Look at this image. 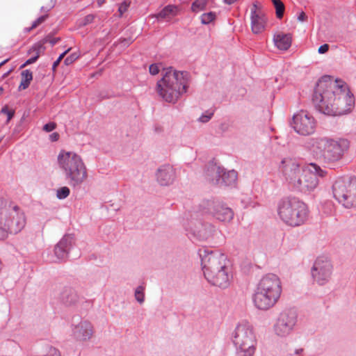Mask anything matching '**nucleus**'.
Instances as JSON below:
<instances>
[{"mask_svg": "<svg viewBox=\"0 0 356 356\" xmlns=\"http://www.w3.org/2000/svg\"><path fill=\"white\" fill-rule=\"evenodd\" d=\"M348 147L349 143L347 140L327 138H320L314 145V148L319 151V157L327 163L341 160Z\"/></svg>", "mask_w": 356, "mask_h": 356, "instance_id": "9", "label": "nucleus"}, {"mask_svg": "<svg viewBox=\"0 0 356 356\" xmlns=\"http://www.w3.org/2000/svg\"><path fill=\"white\" fill-rule=\"evenodd\" d=\"M237 179V172L235 170H229L225 172L223 168V173H222L220 184L219 185L230 186L235 184Z\"/></svg>", "mask_w": 356, "mask_h": 356, "instance_id": "25", "label": "nucleus"}, {"mask_svg": "<svg viewBox=\"0 0 356 356\" xmlns=\"http://www.w3.org/2000/svg\"><path fill=\"white\" fill-rule=\"evenodd\" d=\"M56 127V123L49 122L44 125L43 130L47 132H50V131H53L54 129H55Z\"/></svg>", "mask_w": 356, "mask_h": 356, "instance_id": "38", "label": "nucleus"}, {"mask_svg": "<svg viewBox=\"0 0 356 356\" xmlns=\"http://www.w3.org/2000/svg\"><path fill=\"white\" fill-rule=\"evenodd\" d=\"M145 287L143 286H138L134 293L136 300L140 303L143 304L145 301Z\"/></svg>", "mask_w": 356, "mask_h": 356, "instance_id": "31", "label": "nucleus"}, {"mask_svg": "<svg viewBox=\"0 0 356 356\" xmlns=\"http://www.w3.org/2000/svg\"><path fill=\"white\" fill-rule=\"evenodd\" d=\"M122 43H124V45H128V44H130V41H129V40H125V39H124V40H123L122 41Z\"/></svg>", "mask_w": 356, "mask_h": 356, "instance_id": "49", "label": "nucleus"}, {"mask_svg": "<svg viewBox=\"0 0 356 356\" xmlns=\"http://www.w3.org/2000/svg\"><path fill=\"white\" fill-rule=\"evenodd\" d=\"M129 6V3H127L126 1L122 3L120 6H119L118 10L120 13V15H122L124 13H125Z\"/></svg>", "mask_w": 356, "mask_h": 356, "instance_id": "40", "label": "nucleus"}, {"mask_svg": "<svg viewBox=\"0 0 356 356\" xmlns=\"http://www.w3.org/2000/svg\"><path fill=\"white\" fill-rule=\"evenodd\" d=\"M74 243V238L72 234H65L54 247V261H65L69 254L70 250Z\"/></svg>", "mask_w": 356, "mask_h": 356, "instance_id": "19", "label": "nucleus"}, {"mask_svg": "<svg viewBox=\"0 0 356 356\" xmlns=\"http://www.w3.org/2000/svg\"><path fill=\"white\" fill-rule=\"evenodd\" d=\"M155 179L160 186H170L176 181V170L170 164L166 163L161 165L155 172Z\"/></svg>", "mask_w": 356, "mask_h": 356, "instance_id": "18", "label": "nucleus"}, {"mask_svg": "<svg viewBox=\"0 0 356 356\" xmlns=\"http://www.w3.org/2000/svg\"><path fill=\"white\" fill-rule=\"evenodd\" d=\"M236 356H253L257 340L252 326L246 321L239 323L232 333Z\"/></svg>", "mask_w": 356, "mask_h": 356, "instance_id": "8", "label": "nucleus"}, {"mask_svg": "<svg viewBox=\"0 0 356 356\" xmlns=\"http://www.w3.org/2000/svg\"><path fill=\"white\" fill-rule=\"evenodd\" d=\"M106 0H97V4L99 6H102Z\"/></svg>", "mask_w": 356, "mask_h": 356, "instance_id": "48", "label": "nucleus"}, {"mask_svg": "<svg viewBox=\"0 0 356 356\" xmlns=\"http://www.w3.org/2000/svg\"><path fill=\"white\" fill-rule=\"evenodd\" d=\"M60 40V38H51L50 40H48L47 38L45 39L44 42H49L51 45H54L56 44L58 41Z\"/></svg>", "mask_w": 356, "mask_h": 356, "instance_id": "44", "label": "nucleus"}, {"mask_svg": "<svg viewBox=\"0 0 356 356\" xmlns=\"http://www.w3.org/2000/svg\"><path fill=\"white\" fill-rule=\"evenodd\" d=\"M72 337L80 343L89 341L94 335L95 329L88 320L81 319L79 322H73L71 325Z\"/></svg>", "mask_w": 356, "mask_h": 356, "instance_id": "15", "label": "nucleus"}, {"mask_svg": "<svg viewBox=\"0 0 356 356\" xmlns=\"http://www.w3.org/2000/svg\"><path fill=\"white\" fill-rule=\"evenodd\" d=\"M281 293L280 277L275 274L268 273L259 281L253 295V302L259 309L267 310L276 304Z\"/></svg>", "mask_w": 356, "mask_h": 356, "instance_id": "4", "label": "nucleus"}, {"mask_svg": "<svg viewBox=\"0 0 356 356\" xmlns=\"http://www.w3.org/2000/svg\"><path fill=\"white\" fill-rule=\"evenodd\" d=\"M314 152H316V155H317L318 156H319V154H318L319 151H318V149H316H316H314Z\"/></svg>", "mask_w": 356, "mask_h": 356, "instance_id": "51", "label": "nucleus"}, {"mask_svg": "<svg viewBox=\"0 0 356 356\" xmlns=\"http://www.w3.org/2000/svg\"><path fill=\"white\" fill-rule=\"evenodd\" d=\"M201 265L205 278L211 284L226 288L231 275L227 265V257L218 251L202 248L199 250Z\"/></svg>", "mask_w": 356, "mask_h": 356, "instance_id": "2", "label": "nucleus"}, {"mask_svg": "<svg viewBox=\"0 0 356 356\" xmlns=\"http://www.w3.org/2000/svg\"><path fill=\"white\" fill-rule=\"evenodd\" d=\"M307 15L304 12H301L299 15L298 16V20L299 22H304L307 19Z\"/></svg>", "mask_w": 356, "mask_h": 356, "instance_id": "45", "label": "nucleus"}, {"mask_svg": "<svg viewBox=\"0 0 356 356\" xmlns=\"http://www.w3.org/2000/svg\"><path fill=\"white\" fill-rule=\"evenodd\" d=\"M329 50V45L327 44H323L319 47L318 52L321 54L326 53Z\"/></svg>", "mask_w": 356, "mask_h": 356, "instance_id": "42", "label": "nucleus"}, {"mask_svg": "<svg viewBox=\"0 0 356 356\" xmlns=\"http://www.w3.org/2000/svg\"><path fill=\"white\" fill-rule=\"evenodd\" d=\"M224 1L227 4H232V3H235L236 1H237L238 0H224Z\"/></svg>", "mask_w": 356, "mask_h": 356, "instance_id": "47", "label": "nucleus"}, {"mask_svg": "<svg viewBox=\"0 0 356 356\" xmlns=\"http://www.w3.org/2000/svg\"><path fill=\"white\" fill-rule=\"evenodd\" d=\"M1 113H3L7 115V116H8V121L10 120V119L14 115V111L8 110L6 106L2 108Z\"/></svg>", "mask_w": 356, "mask_h": 356, "instance_id": "41", "label": "nucleus"}, {"mask_svg": "<svg viewBox=\"0 0 356 356\" xmlns=\"http://www.w3.org/2000/svg\"><path fill=\"white\" fill-rule=\"evenodd\" d=\"M191 230L200 240H207L212 236L214 227L209 223L203 224L201 222H197L192 225Z\"/></svg>", "mask_w": 356, "mask_h": 356, "instance_id": "21", "label": "nucleus"}, {"mask_svg": "<svg viewBox=\"0 0 356 356\" xmlns=\"http://www.w3.org/2000/svg\"><path fill=\"white\" fill-rule=\"evenodd\" d=\"M302 169L299 162L291 157L284 158L279 165L280 172L291 186L298 179Z\"/></svg>", "mask_w": 356, "mask_h": 356, "instance_id": "16", "label": "nucleus"}, {"mask_svg": "<svg viewBox=\"0 0 356 356\" xmlns=\"http://www.w3.org/2000/svg\"><path fill=\"white\" fill-rule=\"evenodd\" d=\"M334 197L346 209L356 208V179L339 178L332 186Z\"/></svg>", "mask_w": 356, "mask_h": 356, "instance_id": "10", "label": "nucleus"}, {"mask_svg": "<svg viewBox=\"0 0 356 356\" xmlns=\"http://www.w3.org/2000/svg\"><path fill=\"white\" fill-rule=\"evenodd\" d=\"M333 273V266L330 259L325 256L316 259L311 269L313 281L318 285L323 286L328 283Z\"/></svg>", "mask_w": 356, "mask_h": 356, "instance_id": "13", "label": "nucleus"}, {"mask_svg": "<svg viewBox=\"0 0 356 356\" xmlns=\"http://www.w3.org/2000/svg\"><path fill=\"white\" fill-rule=\"evenodd\" d=\"M70 191L68 187L63 186L57 190L56 192V197L60 199L63 200L66 198L70 195Z\"/></svg>", "mask_w": 356, "mask_h": 356, "instance_id": "32", "label": "nucleus"}, {"mask_svg": "<svg viewBox=\"0 0 356 356\" xmlns=\"http://www.w3.org/2000/svg\"><path fill=\"white\" fill-rule=\"evenodd\" d=\"M43 48L42 44H35L30 50L29 54L34 52L35 54L33 57L28 59L24 64H22L20 67V68H24L28 65H31L33 63H35L38 58L40 57V54L41 52L42 49Z\"/></svg>", "mask_w": 356, "mask_h": 356, "instance_id": "27", "label": "nucleus"}, {"mask_svg": "<svg viewBox=\"0 0 356 356\" xmlns=\"http://www.w3.org/2000/svg\"><path fill=\"white\" fill-rule=\"evenodd\" d=\"M312 101L322 113L331 116L343 115L351 111L355 105L353 95L341 80L323 76L317 83Z\"/></svg>", "mask_w": 356, "mask_h": 356, "instance_id": "1", "label": "nucleus"}, {"mask_svg": "<svg viewBox=\"0 0 356 356\" xmlns=\"http://www.w3.org/2000/svg\"><path fill=\"white\" fill-rule=\"evenodd\" d=\"M8 61V59H6L0 63V67Z\"/></svg>", "mask_w": 356, "mask_h": 356, "instance_id": "50", "label": "nucleus"}, {"mask_svg": "<svg viewBox=\"0 0 356 356\" xmlns=\"http://www.w3.org/2000/svg\"><path fill=\"white\" fill-rule=\"evenodd\" d=\"M222 173H223V168L216 165H211L207 172V178L213 184L219 185Z\"/></svg>", "mask_w": 356, "mask_h": 356, "instance_id": "24", "label": "nucleus"}, {"mask_svg": "<svg viewBox=\"0 0 356 356\" xmlns=\"http://www.w3.org/2000/svg\"><path fill=\"white\" fill-rule=\"evenodd\" d=\"M60 300L65 307H74L79 302V297L72 288H64L60 294Z\"/></svg>", "mask_w": 356, "mask_h": 356, "instance_id": "22", "label": "nucleus"}, {"mask_svg": "<svg viewBox=\"0 0 356 356\" xmlns=\"http://www.w3.org/2000/svg\"><path fill=\"white\" fill-rule=\"evenodd\" d=\"M293 127L301 135H310L315 131V120L309 113L300 111L293 117Z\"/></svg>", "mask_w": 356, "mask_h": 356, "instance_id": "14", "label": "nucleus"}, {"mask_svg": "<svg viewBox=\"0 0 356 356\" xmlns=\"http://www.w3.org/2000/svg\"><path fill=\"white\" fill-rule=\"evenodd\" d=\"M208 0H195L192 6L191 9L193 12L197 13L205 9Z\"/></svg>", "mask_w": 356, "mask_h": 356, "instance_id": "30", "label": "nucleus"}, {"mask_svg": "<svg viewBox=\"0 0 356 356\" xmlns=\"http://www.w3.org/2000/svg\"><path fill=\"white\" fill-rule=\"evenodd\" d=\"M149 72L152 75H156L159 72V67L156 64H152L149 67Z\"/></svg>", "mask_w": 356, "mask_h": 356, "instance_id": "39", "label": "nucleus"}, {"mask_svg": "<svg viewBox=\"0 0 356 356\" xmlns=\"http://www.w3.org/2000/svg\"><path fill=\"white\" fill-rule=\"evenodd\" d=\"M71 49V48H69L67 49L66 51H65L63 53H62L59 57L58 58V59L54 62L53 65H52V68L53 70H55L58 65L60 64V61L63 60V58L65 57V56L70 51V50Z\"/></svg>", "mask_w": 356, "mask_h": 356, "instance_id": "36", "label": "nucleus"}, {"mask_svg": "<svg viewBox=\"0 0 356 356\" xmlns=\"http://www.w3.org/2000/svg\"><path fill=\"white\" fill-rule=\"evenodd\" d=\"M273 4L275 8L276 17L278 19L282 18L284 12V5L280 0H272Z\"/></svg>", "mask_w": 356, "mask_h": 356, "instance_id": "29", "label": "nucleus"}, {"mask_svg": "<svg viewBox=\"0 0 356 356\" xmlns=\"http://www.w3.org/2000/svg\"><path fill=\"white\" fill-rule=\"evenodd\" d=\"M267 19L265 14L254 3L251 9V28L254 33L258 34L264 31Z\"/></svg>", "mask_w": 356, "mask_h": 356, "instance_id": "20", "label": "nucleus"}, {"mask_svg": "<svg viewBox=\"0 0 356 356\" xmlns=\"http://www.w3.org/2000/svg\"><path fill=\"white\" fill-rule=\"evenodd\" d=\"M57 161L70 186L77 187L86 181L88 170L80 155L74 152L61 150Z\"/></svg>", "mask_w": 356, "mask_h": 356, "instance_id": "5", "label": "nucleus"}, {"mask_svg": "<svg viewBox=\"0 0 356 356\" xmlns=\"http://www.w3.org/2000/svg\"><path fill=\"white\" fill-rule=\"evenodd\" d=\"M10 71L8 72L7 73H5V74L3 75V76H6L9 73H10Z\"/></svg>", "mask_w": 356, "mask_h": 356, "instance_id": "52", "label": "nucleus"}, {"mask_svg": "<svg viewBox=\"0 0 356 356\" xmlns=\"http://www.w3.org/2000/svg\"><path fill=\"white\" fill-rule=\"evenodd\" d=\"M79 58V55L76 53L72 54L70 56H67L65 60L64 63L66 65L72 64L73 62H74L77 58Z\"/></svg>", "mask_w": 356, "mask_h": 356, "instance_id": "37", "label": "nucleus"}, {"mask_svg": "<svg viewBox=\"0 0 356 356\" xmlns=\"http://www.w3.org/2000/svg\"><path fill=\"white\" fill-rule=\"evenodd\" d=\"M162 76L156 84L157 92L165 102L175 103L187 91L188 73L170 67L163 70Z\"/></svg>", "mask_w": 356, "mask_h": 356, "instance_id": "3", "label": "nucleus"}, {"mask_svg": "<svg viewBox=\"0 0 356 356\" xmlns=\"http://www.w3.org/2000/svg\"><path fill=\"white\" fill-rule=\"evenodd\" d=\"M21 82L19 86V90L26 89L33 79V74L29 70H23L21 72Z\"/></svg>", "mask_w": 356, "mask_h": 356, "instance_id": "26", "label": "nucleus"}, {"mask_svg": "<svg viewBox=\"0 0 356 356\" xmlns=\"http://www.w3.org/2000/svg\"><path fill=\"white\" fill-rule=\"evenodd\" d=\"M26 225L24 213L15 205L3 207L0 202V241L5 240L9 234L20 232Z\"/></svg>", "mask_w": 356, "mask_h": 356, "instance_id": "7", "label": "nucleus"}, {"mask_svg": "<svg viewBox=\"0 0 356 356\" xmlns=\"http://www.w3.org/2000/svg\"><path fill=\"white\" fill-rule=\"evenodd\" d=\"M49 137L51 141H57L59 138V135L55 132L51 134Z\"/></svg>", "mask_w": 356, "mask_h": 356, "instance_id": "46", "label": "nucleus"}, {"mask_svg": "<svg viewBox=\"0 0 356 356\" xmlns=\"http://www.w3.org/2000/svg\"><path fill=\"white\" fill-rule=\"evenodd\" d=\"M215 19V14L210 12L204 13L201 15V22L204 24H208Z\"/></svg>", "mask_w": 356, "mask_h": 356, "instance_id": "33", "label": "nucleus"}, {"mask_svg": "<svg viewBox=\"0 0 356 356\" xmlns=\"http://www.w3.org/2000/svg\"><path fill=\"white\" fill-rule=\"evenodd\" d=\"M213 115V112L207 111L204 113H203L200 118L199 121L203 123L207 122L210 120Z\"/></svg>", "mask_w": 356, "mask_h": 356, "instance_id": "34", "label": "nucleus"}, {"mask_svg": "<svg viewBox=\"0 0 356 356\" xmlns=\"http://www.w3.org/2000/svg\"><path fill=\"white\" fill-rule=\"evenodd\" d=\"M277 211L280 220L291 227L303 225L308 217L307 205L295 197H288L280 200L277 204Z\"/></svg>", "mask_w": 356, "mask_h": 356, "instance_id": "6", "label": "nucleus"}, {"mask_svg": "<svg viewBox=\"0 0 356 356\" xmlns=\"http://www.w3.org/2000/svg\"><path fill=\"white\" fill-rule=\"evenodd\" d=\"M177 7L172 5L165 6L158 15L157 18L167 19L176 15Z\"/></svg>", "mask_w": 356, "mask_h": 356, "instance_id": "28", "label": "nucleus"}, {"mask_svg": "<svg viewBox=\"0 0 356 356\" xmlns=\"http://www.w3.org/2000/svg\"><path fill=\"white\" fill-rule=\"evenodd\" d=\"M327 175L325 170L315 163H309L303 167L302 171L292 186L302 193H310L318 186V177H324Z\"/></svg>", "mask_w": 356, "mask_h": 356, "instance_id": "11", "label": "nucleus"}, {"mask_svg": "<svg viewBox=\"0 0 356 356\" xmlns=\"http://www.w3.org/2000/svg\"><path fill=\"white\" fill-rule=\"evenodd\" d=\"M93 19H94V16L92 15H88L86 16V17L84 18L83 24L86 25L88 24H90V23L92 22Z\"/></svg>", "mask_w": 356, "mask_h": 356, "instance_id": "43", "label": "nucleus"}, {"mask_svg": "<svg viewBox=\"0 0 356 356\" xmlns=\"http://www.w3.org/2000/svg\"><path fill=\"white\" fill-rule=\"evenodd\" d=\"M298 321V314L292 309L283 310L278 316L274 325L273 331L276 336L285 338L294 330Z\"/></svg>", "mask_w": 356, "mask_h": 356, "instance_id": "12", "label": "nucleus"}, {"mask_svg": "<svg viewBox=\"0 0 356 356\" xmlns=\"http://www.w3.org/2000/svg\"><path fill=\"white\" fill-rule=\"evenodd\" d=\"M47 15H42L41 17H40L39 18H38L35 21L33 22V23L32 24V26L27 29V31H30L31 30L36 28L38 26H39L40 24H42V22H44L45 21V19H47Z\"/></svg>", "mask_w": 356, "mask_h": 356, "instance_id": "35", "label": "nucleus"}, {"mask_svg": "<svg viewBox=\"0 0 356 356\" xmlns=\"http://www.w3.org/2000/svg\"><path fill=\"white\" fill-rule=\"evenodd\" d=\"M208 207V212L220 222H230L234 218L232 209L221 202L209 201Z\"/></svg>", "mask_w": 356, "mask_h": 356, "instance_id": "17", "label": "nucleus"}, {"mask_svg": "<svg viewBox=\"0 0 356 356\" xmlns=\"http://www.w3.org/2000/svg\"><path fill=\"white\" fill-rule=\"evenodd\" d=\"M275 45L280 50H287L291 45V35L278 33L274 35Z\"/></svg>", "mask_w": 356, "mask_h": 356, "instance_id": "23", "label": "nucleus"}]
</instances>
